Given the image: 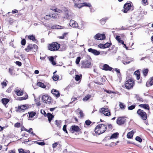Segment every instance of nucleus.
<instances>
[{
	"instance_id": "obj_28",
	"label": "nucleus",
	"mask_w": 153,
	"mask_h": 153,
	"mask_svg": "<svg viewBox=\"0 0 153 153\" xmlns=\"http://www.w3.org/2000/svg\"><path fill=\"white\" fill-rule=\"evenodd\" d=\"M119 135V133L117 132L114 133L112 134L110 137V139L116 138Z\"/></svg>"
},
{
	"instance_id": "obj_38",
	"label": "nucleus",
	"mask_w": 153,
	"mask_h": 153,
	"mask_svg": "<svg viewBox=\"0 0 153 153\" xmlns=\"http://www.w3.org/2000/svg\"><path fill=\"white\" fill-rule=\"evenodd\" d=\"M28 39L30 40H31L33 41L36 40L35 37L33 35H29L28 36Z\"/></svg>"
},
{
	"instance_id": "obj_37",
	"label": "nucleus",
	"mask_w": 153,
	"mask_h": 153,
	"mask_svg": "<svg viewBox=\"0 0 153 153\" xmlns=\"http://www.w3.org/2000/svg\"><path fill=\"white\" fill-rule=\"evenodd\" d=\"M29 117L30 118H32L36 114V113L35 112H31L28 113Z\"/></svg>"
},
{
	"instance_id": "obj_57",
	"label": "nucleus",
	"mask_w": 153,
	"mask_h": 153,
	"mask_svg": "<svg viewBox=\"0 0 153 153\" xmlns=\"http://www.w3.org/2000/svg\"><path fill=\"white\" fill-rule=\"evenodd\" d=\"M104 91L109 94H111V93H115V92H114L112 91H111L109 90H104Z\"/></svg>"
},
{
	"instance_id": "obj_35",
	"label": "nucleus",
	"mask_w": 153,
	"mask_h": 153,
	"mask_svg": "<svg viewBox=\"0 0 153 153\" xmlns=\"http://www.w3.org/2000/svg\"><path fill=\"white\" fill-rule=\"evenodd\" d=\"M37 85L38 86L43 88H45L46 87L44 85V83L41 82H39L37 83Z\"/></svg>"
},
{
	"instance_id": "obj_41",
	"label": "nucleus",
	"mask_w": 153,
	"mask_h": 153,
	"mask_svg": "<svg viewBox=\"0 0 153 153\" xmlns=\"http://www.w3.org/2000/svg\"><path fill=\"white\" fill-rule=\"evenodd\" d=\"M28 98V95L26 94L25 95V97H20L19 98V100H25L27 99Z\"/></svg>"
},
{
	"instance_id": "obj_49",
	"label": "nucleus",
	"mask_w": 153,
	"mask_h": 153,
	"mask_svg": "<svg viewBox=\"0 0 153 153\" xmlns=\"http://www.w3.org/2000/svg\"><path fill=\"white\" fill-rule=\"evenodd\" d=\"M135 140L139 142H141L142 141V139L140 137L138 136H137L136 137Z\"/></svg>"
},
{
	"instance_id": "obj_43",
	"label": "nucleus",
	"mask_w": 153,
	"mask_h": 153,
	"mask_svg": "<svg viewBox=\"0 0 153 153\" xmlns=\"http://www.w3.org/2000/svg\"><path fill=\"white\" fill-rule=\"evenodd\" d=\"M91 97V95H88L86 96H85V97H84L83 100V101H87Z\"/></svg>"
},
{
	"instance_id": "obj_12",
	"label": "nucleus",
	"mask_w": 153,
	"mask_h": 153,
	"mask_svg": "<svg viewBox=\"0 0 153 153\" xmlns=\"http://www.w3.org/2000/svg\"><path fill=\"white\" fill-rule=\"evenodd\" d=\"M94 38L98 40H102L105 39V36L104 34L98 33L95 35Z\"/></svg>"
},
{
	"instance_id": "obj_21",
	"label": "nucleus",
	"mask_w": 153,
	"mask_h": 153,
	"mask_svg": "<svg viewBox=\"0 0 153 153\" xmlns=\"http://www.w3.org/2000/svg\"><path fill=\"white\" fill-rule=\"evenodd\" d=\"M15 91L16 94L18 96H22L23 94V91L22 90H20L19 89V88L16 89L15 90Z\"/></svg>"
},
{
	"instance_id": "obj_10",
	"label": "nucleus",
	"mask_w": 153,
	"mask_h": 153,
	"mask_svg": "<svg viewBox=\"0 0 153 153\" xmlns=\"http://www.w3.org/2000/svg\"><path fill=\"white\" fill-rule=\"evenodd\" d=\"M100 111L105 116H108L110 115V112L108 108H101L100 110Z\"/></svg>"
},
{
	"instance_id": "obj_55",
	"label": "nucleus",
	"mask_w": 153,
	"mask_h": 153,
	"mask_svg": "<svg viewBox=\"0 0 153 153\" xmlns=\"http://www.w3.org/2000/svg\"><path fill=\"white\" fill-rule=\"evenodd\" d=\"M21 44L23 45H24L26 44V40L25 39H22L21 42Z\"/></svg>"
},
{
	"instance_id": "obj_7",
	"label": "nucleus",
	"mask_w": 153,
	"mask_h": 153,
	"mask_svg": "<svg viewBox=\"0 0 153 153\" xmlns=\"http://www.w3.org/2000/svg\"><path fill=\"white\" fill-rule=\"evenodd\" d=\"M42 99L43 102L45 103L49 104L51 102V97L47 94L43 95Z\"/></svg>"
},
{
	"instance_id": "obj_6",
	"label": "nucleus",
	"mask_w": 153,
	"mask_h": 153,
	"mask_svg": "<svg viewBox=\"0 0 153 153\" xmlns=\"http://www.w3.org/2000/svg\"><path fill=\"white\" fill-rule=\"evenodd\" d=\"M137 113L140 117L142 120H145L147 119L146 113L143 110L139 109L138 110Z\"/></svg>"
},
{
	"instance_id": "obj_52",
	"label": "nucleus",
	"mask_w": 153,
	"mask_h": 153,
	"mask_svg": "<svg viewBox=\"0 0 153 153\" xmlns=\"http://www.w3.org/2000/svg\"><path fill=\"white\" fill-rule=\"evenodd\" d=\"M106 19L105 18L102 19H101L100 20V22H101V24L103 25L104 24H105Z\"/></svg>"
},
{
	"instance_id": "obj_54",
	"label": "nucleus",
	"mask_w": 153,
	"mask_h": 153,
	"mask_svg": "<svg viewBox=\"0 0 153 153\" xmlns=\"http://www.w3.org/2000/svg\"><path fill=\"white\" fill-rule=\"evenodd\" d=\"M91 123V121L89 120H86L85 121V123L88 126Z\"/></svg>"
},
{
	"instance_id": "obj_9",
	"label": "nucleus",
	"mask_w": 153,
	"mask_h": 153,
	"mask_svg": "<svg viewBox=\"0 0 153 153\" xmlns=\"http://www.w3.org/2000/svg\"><path fill=\"white\" fill-rule=\"evenodd\" d=\"M124 9L123 11L125 13H126L131 10L133 9V7L131 4L130 3H126L124 4L123 7Z\"/></svg>"
},
{
	"instance_id": "obj_20",
	"label": "nucleus",
	"mask_w": 153,
	"mask_h": 153,
	"mask_svg": "<svg viewBox=\"0 0 153 153\" xmlns=\"http://www.w3.org/2000/svg\"><path fill=\"white\" fill-rule=\"evenodd\" d=\"M112 69V68L110 67L108 65L106 64H105L103 66V68L102 69L105 71H111Z\"/></svg>"
},
{
	"instance_id": "obj_2",
	"label": "nucleus",
	"mask_w": 153,
	"mask_h": 153,
	"mask_svg": "<svg viewBox=\"0 0 153 153\" xmlns=\"http://www.w3.org/2000/svg\"><path fill=\"white\" fill-rule=\"evenodd\" d=\"M60 47V45L56 42H54L49 45L48 48L49 50L54 51L58 50Z\"/></svg>"
},
{
	"instance_id": "obj_61",
	"label": "nucleus",
	"mask_w": 153,
	"mask_h": 153,
	"mask_svg": "<svg viewBox=\"0 0 153 153\" xmlns=\"http://www.w3.org/2000/svg\"><path fill=\"white\" fill-rule=\"evenodd\" d=\"M58 145V143L57 142H56L54 143H53L52 145V147L53 148H55Z\"/></svg>"
},
{
	"instance_id": "obj_30",
	"label": "nucleus",
	"mask_w": 153,
	"mask_h": 153,
	"mask_svg": "<svg viewBox=\"0 0 153 153\" xmlns=\"http://www.w3.org/2000/svg\"><path fill=\"white\" fill-rule=\"evenodd\" d=\"M55 124L57 127L60 128L61 126V120L58 121L57 120L55 121Z\"/></svg>"
},
{
	"instance_id": "obj_11",
	"label": "nucleus",
	"mask_w": 153,
	"mask_h": 153,
	"mask_svg": "<svg viewBox=\"0 0 153 153\" xmlns=\"http://www.w3.org/2000/svg\"><path fill=\"white\" fill-rule=\"evenodd\" d=\"M80 131L81 129L77 126L72 125L71 127L70 131L72 133L75 132H79Z\"/></svg>"
},
{
	"instance_id": "obj_14",
	"label": "nucleus",
	"mask_w": 153,
	"mask_h": 153,
	"mask_svg": "<svg viewBox=\"0 0 153 153\" xmlns=\"http://www.w3.org/2000/svg\"><path fill=\"white\" fill-rule=\"evenodd\" d=\"M63 10L65 12V16L64 17V18H65L66 19H70L71 18V15L70 14V12L69 11H68L67 9L64 7Z\"/></svg>"
},
{
	"instance_id": "obj_16",
	"label": "nucleus",
	"mask_w": 153,
	"mask_h": 153,
	"mask_svg": "<svg viewBox=\"0 0 153 153\" xmlns=\"http://www.w3.org/2000/svg\"><path fill=\"white\" fill-rule=\"evenodd\" d=\"M69 25L73 27H77L78 26L77 23L76 21L73 20H70Z\"/></svg>"
},
{
	"instance_id": "obj_42",
	"label": "nucleus",
	"mask_w": 153,
	"mask_h": 153,
	"mask_svg": "<svg viewBox=\"0 0 153 153\" xmlns=\"http://www.w3.org/2000/svg\"><path fill=\"white\" fill-rule=\"evenodd\" d=\"M148 72V69H145L143 70V75L144 76H147V74Z\"/></svg>"
},
{
	"instance_id": "obj_58",
	"label": "nucleus",
	"mask_w": 153,
	"mask_h": 153,
	"mask_svg": "<svg viewBox=\"0 0 153 153\" xmlns=\"http://www.w3.org/2000/svg\"><path fill=\"white\" fill-rule=\"evenodd\" d=\"M36 143L38 144L41 145V146H43L45 144V143L44 142H37Z\"/></svg>"
},
{
	"instance_id": "obj_13",
	"label": "nucleus",
	"mask_w": 153,
	"mask_h": 153,
	"mask_svg": "<svg viewBox=\"0 0 153 153\" xmlns=\"http://www.w3.org/2000/svg\"><path fill=\"white\" fill-rule=\"evenodd\" d=\"M88 51L89 52L95 56H97L100 53V52L97 51L96 50L93 49L91 48L88 49Z\"/></svg>"
},
{
	"instance_id": "obj_4",
	"label": "nucleus",
	"mask_w": 153,
	"mask_h": 153,
	"mask_svg": "<svg viewBox=\"0 0 153 153\" xmlns=\"http://www.w3.org/2000/svg\"><path fill=\"white\" fill-rule=\"evenodd\" d=\"M127 118L124 116L119 117L117 120L116 123L120 126L123 125L126 123Z\"/></svg>"
},
{
	"instance_id": "obj_46",
	"label": "nucleus",
	"mask_w": 153,
	"mask_h": 153,
	"mask_svg": "<svg viewBox=\"0 0 153 153\" xmlns=\"http://www.w3.org/2000/svg\"><path fill=\"white\" fill-rule=\"evenodd\" d=\"M80 59L81 58L80 57H78L77 58L76 61V64L78 65L79 63Z\"/></svg>"
},
{
	"instance_id": "obj_33",
	"label": "nucleus",
	"mask_w": 153,
	"mask_h": 153,
	"mask_svg": "<svg viewBox=\"0 0 153 153\" xmlns=\"http://www.w3.org/2000/svg\"><path fill=\"white\" fill-rule=\"evenodd\" d=\"M19 153H30L29 150H26L23 149H20L19 150Z\"/></svg>"
},
{
	"instance_id": "obj_50",
	"label": "nucleus",
	"mask_w": 153,
	"mask_h": 153,
	"mask_svg": "<svg viewBox=\"0 0 153 153\" xmlns=\"http://www.w3.org/2000/svg\"><path fill=\"white\" fill-rule=\"evenodd\" d=\"M136 97L137 100H139L140 101H141V102L143 101V98H142L140 97L139 96L137 95L136 96Z\"/></svg>"
},
{
	"instance_id": "obj_19",
	"label": "nucleus",
	"mask_w": 153,
	"mask_h": 153,
	"mask_svg": "<svg viewBox=\"0 0 153 153\" xmlns=\"http://www.w3.org/2000/svg\"><path fill=\"white\" fill-rule=\"evenodd\" d=\"M51 93L54 95L55 96L57 97H59V96L60 94L59 92L56 90L54 89H53L51 90Z\"/></svg>"
},
{
	"instance_id": "obj_23",
	"label": "nucleus",
	"mask_w": 153,
	"mask_h": 153,
	"mask_svg": "<svg viewBox=\"0 0 153 153\" xmlns=\"http://www.w3.org/2000/svg\"><path fill=\"white\" fill-rule=\"evenodd\" d=\"M47 115L49 122L50 123L51 120L54 118V116L52 114L49 113H48Z\"/></svg>"
},
{
	"instance_id": "obj_62",
	"label": "nucleus",
	"mask_w": 153,
	"mask_h": 153,
	"mask_svg": "<svg viewBox=\"0 0 153 153\" xmlns=\"http://www.w3.org/2000/svg\"><path fill=\"white\" fill-rule=\"evenodd\" d=\"M146 86L147 87H149L150 86H152V85H151V84L150 83H149V81H148L146 82Z\"/></svg>"
},
{
	"instance_id": "obj_36",
	"label": "nucleus",
	"mask_w": 153,
	"mask_h": 153,
	"mask_svg": "<svg viewBox=\"0 0 153 153\" xmlns=\"http://www.w3.org/2000/svg\"><path fill=\"white\" fill-rule=\"evenodd\" d=\"M82 77V75L81 74H80V75H76L75 76V79L76 81H78L81 79Z\"/></svg>"
},
{
	"instance_id": "obj_51",
	"label": "nucleus",
	"mask_w": 153,
	"mask_h": 153,
	"mask_svg": "<svg viewBox=\"0 0 153 153\" xmlns=\"http://www.w3.org/2000/svg\"><path fill=\"white\" fill-rule=\"evenodd\" d=\"M99 48H105V47L104 46V44H100L98 45Z\"/></svg>"
},
{
	"instance_id": "obj_64",
	"label": "nucleus",
	"mask_w": 153,
	"mask_h": 153,
	"mask_svg": "<svg viewBox=\"0 0 153 153\" xmlns=\"http://www.w3.org/2000/svg\"><path fill=\"white\" fill-rule=\"evenodd\" d=\"M149 81V83L151 84V85H153V77L150 79V80Z\"/></svg>"
},
{
	"instance_id": "obj_44",
	"label": "nucleus",
	"mask_w": 153,
	"mask_h": 153,
	"mask_svg": "<svg viewBox=\"0 0 153 153\" xmlns=\"http://www.w3.org/2000/svg\"><path fill=\"white\" fill-rule=\"evenodd\" d=\"M51 18V15H48L45 16L44 17V19L46 20H49Z\"/></svg>"
},
{
	"instance_id": "obj_59",
	"label": "nucleus",
	"mask_w": 153,
	"mask_h": 153,
	"mask_svg": "<svg viewBox=\"0 0 153 153\" xmlns=\"http://www.w3.org/2000/svg\"><path fill=\"white\" fill-rule=\"evenodd\" d=\"M107 125L108 126V128L110 130L112 129V126L111 124H110L108 123L107 124Z\"/></svg>"
},
{
	"instance_id": "obj_18",
	"label": "nucleus",
	"mask_w": 153,
	"mask_h": 153,
	"mask_svg": "<svg viewBox=\"0 0 153 153\" xmlns=\"http://www.w3.org/2000/svg\"><path fill=\"white\" fill-rule=\"evenodd\" d=\"M27 108V106L25 105H22L19 106L17 110V111L20 112Z\"/></svg>"
},
{
	"instance_id": "obj_39",
	"label": "nucleus",
	"mask_w": 153,
	"mask_h": 153,
	"mask_svg": "<svg viewBox=\"0 0 153 153\" xmlns=\"http://www.w3.org/2000/svg\"><path fill=\"white\" fill-rule=\"evenodd\" d=\"M77 111H79V114L80 115V117L81 118H83L84 116V114L83 113L82 111L80 110V109L78 108L77 110Z\"/></svg>"
},
{
	"instance_id": "obj_47",
	"label": "nucleus",
	"mask_w": 153,
	"mask_h": 153,
	"mask_svg": "<svg viewBox=\"0 0 153 153\" xmlns=\"http://www.w3.org/2000/svg\"><path fill=\"white\" fill-rule=\"evenodd\" d=\"M111 45V43L107 42L104 44V46L105 47V48L109 47Z\"/></svg>"
},
{
	"instance_id": "obj_32",
	"label": "nucleus",
	"mask_w": 153,
	"mask_h": 153,
	"mask_svg": "<svg viewBox=\"0 0 153 153\" xmlns=\"http://www.w3.org/2000/svg\"><path fill=\"white\" fill-rule=\"evenodd\" d=\"M58 14L57 13H54L52 14L51 16V18H52L55 19H57L59 18V16H58Z\"/></svg>"
},
{
	"instance_id": "obj_24",
	"label": "nucleus",
	"mask_w": 153,
	"mask_h": 153,
	"mask_svg": "<svg viewBox=\"0 0 153 153\" xmlns=\"http://www.w3.org/2000/svg\"><path fill=\"white\" fill-rule=\"evenodd\" d=\"M134 74H135L137 77V80H139L140 77V74L139 70L135 71L134 73Z\"/></svg>"
},
{
	"instance_id": "obj_40",
	"label": "nucleus",
	"mask_w": 153,
	"mask_h": 153,
	"mask_svg": "<svg viewBox=\"0 0 153 153\" xmlns=\"http://www.w3.org/2000/svg\"><path fill=\"white\" fill-rule=\"evenodd\" d=\"M119 106L120 108L122 109H124L126 107L125 105L123 103L120 102Z\"/></svg>"
},
{
	"instance_id": "obj_45",
	"label": "nucleus",
	"mask_w": 153,
	"mask_h": 153,
	"mask_svg": "<svg viewBox=\"0 0 153 153\" xmlns=\"http://www.w3.org/2000/svg\"><path fill=\"white\" fill-rule=\"evenodd\" d=\"M135 107V105H132L131 106H129L128 108V110H132L134 109Z\"/></svg>"
},
{
	"instance_id": "obj_48",
	"label": "nucleus",
	"mask_w": 153,
	"mask_h": 153,
	"mask_svg": "<svg viewBox=\"0 0 153 153\" xmlns=\"http://www.w3.org/2000/svg\"><path fill=\"white\" fill-rule=\"evenodd\" d=\"M66 127H67V125H64L63 126V128H62V130L66 133H68V131L66 129Z\"/></svg>"
},
{
	"instance_id": "obj_56",
	"label": "nucleus",
	"mask_w": 153,
	"mask_h": 153,
	"mask_svg": "<svg viewBox=\"0 0 153 153\" xmlns=\"http://www.w3.org/2000/svg\"><path fill=\"white\" fill-rule=\"evenodd\" d=\"M21 126L20 123H17L14 125V127H15L19 128Z\"/></svg>"
},
{
	"instance_id": "obj_63",
	"label": "nucleus",
	"mask_w": 153,
	"mask_h": 153,
	"mask_svg": "<svg viewBox=\"0 0 153 153\" xmlns=\"http://www.w3.org/2000/svg\"><path fill=\"white\" fill-rule=\"evenodd\" d=\"M12 89V88L11 87H10L8 88V89L6 90V91L7 92L10 93L11 92V90Z\"/></svg>"
},
{
	"instance_id": "obj_34",
	"label": "nucleus",
	"mask_w": 153,
	"mask_h": 153,
	"mask_svg": "<svg viewBox=\"0 0 153 153\" xmlns=\"http://www.w3.org/2000/svg\"><path fill=\"white\" fill-rule=\"evenodd\" d=\"M81 6L82 7L83 6H85L88 7H91V4L90 3H87L86 2L81 3Z\"/></svg>"
},
{
	"instance_id": "obj_27",
	"label": "nucleus",
	"mask_w": 153,
	"mask_h": 153,
	"mask_svg": "<svg viewBox=\"0 0 153 153\" xmlns=\"http://www.w3.org/2000/svg\"><path fill=\"white\" fill-rule=\"evenodd\" d=\"M134 134V132L133 131L128 132L127 134V136L128 138H131L133 136Z\"/></svg>"
},
{
	"instance_id": "obj_1",
	"label": "nucleus",
	"mask_w": 153,
	"mask_h": 153,
	"mask_svg": "<svg viewBox=\"0 0 153 153\" xmlns=\"http://www.w3.org/2000/svg\"><path fill=\"white\" fill-rule=\"evenodd\" d=\"M107 125L104 124H99L95 128V132L100 135L104 133L107 129Z\"/></svg>"
},
{
	"instance_id": "obj_17",
	"label": "nucleus",
	"mask_w": 153,
	"mask_h": 153,
	"mask_svg": "<svg viewBox=\"0 0 153 153\" xmlns=\"http://www.w3.org/2000/svg\"><path fill=\"white\" fill-rule=\"evenodd\" d=\"M74 3V7L79 8L82 7L81 3L79 0H73Z\"/></svg>"
},
{
	"instance_id": "obj_22",
	"label": "nucleus",
	"mask_w": 153,
	"mask_h": 153,
	"mask_svg": "<svg viewBox=\"0 0 153 153\" xmlns=\"http://www.w3.org/2000/svg\"><path fill=\"white\" fill-rule=\"evenodd\" d=\"M139 106L141 108H143L146 109H147L148 110H149L150 107L148 104H141L139 105Z\"/></svg>"
},
{
	"instance_id": "obj_26",
	"label": "nucleus",
	"mask_w": 153,
	"mask_h": 153,
	"mask_svg": "<svg viewBox=\"0 0 153 153\" xmlns=\"http://www.w3.org/2000/svg\"><path fill=\"white\" fill-rule=\"evenodd\" d=\"M2 103L4 105H6L9 101V100L7 98H3L1 99Z\"/></svg>"
},
{
	"instance_id": "obj_8",
	"label": "nucleus",
	"mask_w": 153,
	"mask_h": 153,
	"mask_svg": "<svg viewBox=\"0 0 153 153\" xmlns=\"http://www.w3.org/2000/svg\"><path fill=\"white\" fill-rule=\"evenodd\" d=\"M37 48L38 46L35 44H30L27 46V48H26L25 50L27 52H28L29 51L36 52Z\"/></svg>"
},
{
	"instance_id": "obj_53",
	"label": "nucleus",
	"mask_w": 153,
	"mask_h": 153,
	"mask_svg": "<svg viewBox=\"0 0 153 153\" xmlns=\"http://www.w3.org/2000/svg\"><path fill=\"white\" fill-rule=\"evenodd\" d=\"M27 131V132L30 133L32 134L33 135H35V134H34L33 131H32V128H30L29 130H28L27 131Z\"/></svg>"
},
{
	"instance_id": "obj_31",
	"label": "nucleus",
	"mask_w": 153,
	"mask_h": 153,
	"mask_svg": "<svg viewBox=\"0 0 153 153\" xmlns=\"http://www.w3.org/2000/svg\"><path fill=\"white\" fill-rule=\"evenodd\" d=\"M9 72L10 74L12 76H14L15 74L13 68H9Z\"/></svg>"
},
{
	"instance_id": "obj_25",
	"label": "nucleus",
	"mask_w": 153,
	"mask_h": 153,
	"mask_svg": "<svg viewBox=\"0 0 153 153\" xmlns=\"http://www.w3.org/2000/svg\"><path fill=\"white\" fill-rule=\"evenodd\" d=\"M57 71H56L54 72H53V79L55 81H56L59 79V76L57 75L56 74V72Z\"/></svg>"
},
{
	"instance_id": "obj_3",
	"label": "nucleus",
	"mask_w": 153,
	"mask_h": 153,
	"mask_svg": "<svg viewBox=\"0 0 153 153\" xmlns=\"http://www.w3.org/2000/svg\"><path fill=\"white\" fill-rule=\"evenodd\" d=\"M82 66L81 68H89L91 67V62L90 61L85 60L81 61Z\"/></svg>"
},
{
	"instance_id": "obj_60",
	"label": "nucleus",
	"mask_w": 153,
	"mask_h": 153,
	"mask_svg": "<svg viewBox=\"0 0 153 153\" xmlns=\"http://www.w3.org/2000/svg\"><path fill=\"white\" fill-rule=\"evenodd\" d=\"M16 63L17 65H18L19 66H21V65H22L21 62L19 61H16Z\"/></svg>"
},
{
	"instance_id": "obj_15",
	"label": "nucleus",
	"mask_w": 153,
	"mask_h": 153,
	"mask_svg": "<svg viewBox=\"0 0 153 153\" xmlns=\"http://www.w3.org/2000/svg\"><path fill=\"white\" fill-rule=\"evenodd\" d=\"M125 58H126V59L122 61L124 65L129 64L131 62H133L134 60V59L133 58L126 57V56H125Z\"/></svg>"
},
{
	"instance_id": "obj_5",
	"label": "nucleus",
	"mask_w": 153,
	"mask_h": 153,
	"mask_svg": "<svg viewBox=\"0 0 153 153\" xmlns=\"http://www.w3.org/2000/svg\"><path fill=\"white\" fill-rule=\"evenodd\" d=\"M134 81L131 79H128L125 83V86L128 89L132 88L134 85Z\"/></svg>"
},
{
	"instance_id": "obj_29",
	"label": "nucleus",
	"mask_w": 153,
	"mask_h": 153,
	"mask_svg": "<svg viewBox=\"0 0 153 153\" xmlns=\"http://www.w3.org/2000/svg\"><path fill=\"white\" fill-rule=\"evenodd\" d=\"M62 27L58 25H54L52 26L51 27L52 29H62Z\"/></svg>"
}]
</instances>
